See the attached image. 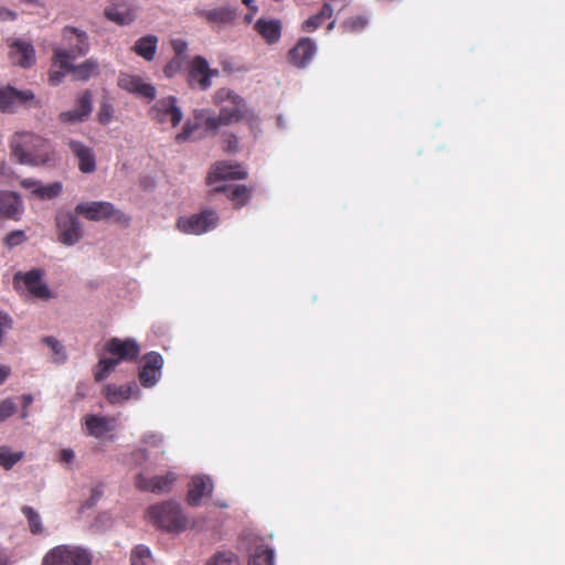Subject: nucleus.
Instances as JSON below:
<instances>
[{
  "instance_id": "nucleus-1",
  "label": "nucleus",
  "mask_w": 565,
  "mask_h": 565,
  "mask_svg": "<svg viewBox=\"0 0 565 565\" xmlns=\"http://www.w3.org/2000/svg\"><path fill=\"white\" fill-rule=\"evenodd\" d=\"M213 104L220 107L218 115H209L204 119L205 129L213 135H216L222 126L241 120H246L250 126L258 122V117L247 107L245 99L230 88H218L213 95Z\"/></svg>"
},
{
  "instance_id": "nucleus-2",
  "label": "nucleus",
  "mask_w": 565,
  "mask_h": 565,
  "mask_svg": "<svg viewBox=\"0 0 565 565\" xmlns=\"http://www.w3.org/2000/svg\"><path fill=\"white\" fill-rule=\"evenodd\" d=\"M10 147L12 154L23 164L44 166L55 159L51 143L29 131L15 132Z\"/></svg>"
},
{
  "instance_id": "nucleus-3",
  "label": "nucleus",
  "mask_w": 565,
  "mask_h": 565,
  "mask_svg": "<svg viewBox=\"0 0 565 565\" xmlns=\"http://www.w3.org/2000/svg\"><path fill=\"white\" fill-rule=\"evenodd\" d=\"M106 353L110 358H102L94 369V377L96 382H102L116 369L120 362L135 361L140 354V345L136 340L127 338H111L104 347Z\"/></svg>"
},
{
  "instance_id": "nucleus-4",
  "label": "nucleus",
  "mask_w": 565,
  "mask_h": 565,
  "mask_svg": "<svg viewBox=\"0 0 565 565\" xmlns=\"http://www.w3.org/2000/svg\"><path fill=\"white\" fill-rule=\"evenodd\" d=\"M147 515L154 525L168 532H180L188 523L181 507L170 501L150 507Z\"/></svg>"
},
{
  "instance_id": "nucleus-5",
  "label": "nucleus",
  "mask_w": 565,
  "mask_h": 565,
  "mask_svg": "<svg viewBox=\"0 0 565 565\" xmlns=\"http://www.w3.org/2000/svg\"><path fill=\"white\" fill-rule=\"evenodd\" d=\"M88 550L74 545H58L47 552L42 565H90Z\"/></svg>"
},
{
  "instance_id": "nucleus-6",
  "label": "nucleus",
  "mask_w": 565,
  "mask_h": 565,
  "mask_svg": "<svg viewBox=\"0 0 565 565\" xmlns=\"http://www.w3.org/2000/svg\"><path fill=\"white\" fill-rule=\"evenodd\" d=\"M53 66L70 70L72 78L78 82H87L99 74V63L95 58H87L83 63L74 65L60 46L53 49Z\"/></svg>"
},
{
  "instance_id": "nucleus-7",
  "label": "nucleus",
  "mask_w": 565,
  "mask_h": 565,
  "mask_svg": "<svg viewBox=\"0 0 565 565\" xmlns=\"http://www.w3.org/2000/svg\"><path fill=\"white\" fill-rule=\"evenodd\" d=\"M218 216L214 210L206 209L190 216H180L177 220V228L190 235H201L216 227Z\"/></svg>"
},
{
  "instance_id": "nucleus-8",
  "label": "nucleus",
  "mask_w": 565,
  "mask_h": 565,
  "mask_svg": "<svg viewBox=\"0 0 565 565\" xmlns=\"http://www.w3.org/2000/svg\"><path fill=\"white\" fill-rule=\"evenodd\" d=\"M151 120L158 124L170 122L171 127L180 125L183 118L182 109L178 106L174 96H167L158 99L149 109Z\"/></svg>"
},
{
  "instance_id": "nucleus-9",
  "label": "nucleus",
  "mask_w": 565,
  "mask_h": 565,
  "mask_svg": "<svg viewBox=\"0 0 565 565\" xmlns=\"http://www.w3.org/2000/svg\"><path fill=\"white\" fill-rule=\"evenodd\" d=\"M62 40L67 47H61L67 54L68 61L85 56L90 49L86 31L66 25L62 29Z\"/></svg>"
},
{
  "instance_id": "nucleus-10",
  "label": "nucleus",
  "mask_w": 565,
  "mask_h": 565,
  "mask_svg": "<svg viewBox=\"0 0 565 565\" xmlns=\"http://www.w3.org/2000/svg\"><path fill=\"white\" fill-rule=\"evenodd\" d=\"M57 238L64 245L72 246L83 236L82 224L71 212H60L55 217Z\"/></svg>"
},
{
  "instance_id": "nucleus-11",
  "label": "nucleus",
  "mask_w": 565,
  "mask_h": 565,
  "mask_svg": "<svg viewBox=\"0 0 565 565\" xmlns=\"http://www.w3.org/2000/svg\"><path fill=\"white\" fill-rule=\"evenodd\" d=\"M75 212L88 221L94 222L108 220L113 216H115L117 221H120L125 217L122 213L115 209L113 203L106 201L79 203L75 206Z\"/></svg>"
},
{
  "instance_id": "nucleus-12",
  "label": "nucleus",
  "mask_w": 565,
  "mask_h": 565,
  "mask_svg": "<svg viewBox=\"0 0 565 565\" xmlns=\"http://www.w3.org/2000/svg\"><path fill=\"white\" fill-rule=\"evenodd\" d=\"M216 75H218V71L210 68L204 57L195 56L190 63L188 83L191 87L206 90L212 85L211 78Z\"/></svg>"
},
{
  "instance_id": "nucleus-13",
  "label": "nucleus",
  "mask_w": 565,
  "mask_h": 565,
  "mask_svg": "<svg viewBox=\"0 0 565 565\" xmlns=\"http://www.w3.org/2000/svg\"><path fill=\"white\" fill-rule=\"evenodd\" d=\"M163 358L158 352H149L143 356V364L139 371V381L145 387H152L161 376Z\"/></svg>"
},
{
  "instance_id": "nucleus-14",
  "label": "nucleus",
  "mask_w": 565,
  "mask_h": 565,
  "mask_svg": "<svg viewBox=\"0 0 565 565\" xmlns=\"http://www.w3.org/2000/svg\"><path fill=\"white\" fill-rule=\"evenodd\" d=\"M316 43L310 38H301L288 52V62L298 68H305L313 58Z\"/></svg>"
},
{
  "instance_id": "nucleus-15",
  "label": "nucleus",
  "mask_w": 565,
  "mask_h": 565,
  "mask_svg": "<svg viewBox=\"0 0 565 565\" xmlns=\"http://www.w3.org/2000/svg\"><path fill=\"white\" fill-rule=\"evenodd\" d=\"M117 85L121 89L142 96L149 100L156 97V88L151 84H147L141 77L128 73H120L117 79Z\"/></svg>"
},
{
  "instance_id": "nucleus-16",
  "label": "nucleus",
  "mask_w": 565,
  "mask_h": 565,
  "mask_svg": "<svg viewBox=\"0 0 565 565\" xmlns=\"http://www.w3.org/2000/svg\"><path fill=\"white\" fill-rule=\"evenodd\" d=\"M247 178V172L239 163H230L220 161L213 166L207 174L206 182L209 184L215 183L221 180H244Z\"/></svg>"
},
{
  "instance_id": "nucleus-17",
  "label": "nucleus",
  "mask_w": 565,
  "mask_h": 565,
  "mask_svg": "<svg viewBox=\"0 0 565 565\" xmlns=\"http://www.w3.org/2000/svg\"><path fill=\"white\" fill-rule=\"evenodd\" d=\"M175 480L177 476L173 472H168L164 476H156L149 479L146 478L142 473H139L136 476L135 484L139 490L142 491L164 493L171 489Z\"/></svg>"
},
{
  "instance_id": "nucleus-18",
  "label": "nucleus",
  "mask_w": 565,
  "mask_h": 565,
  "mask_svg": "<svg viewBox=\"0 0 565 565\" xmlns=\"http://www.w3.org/2000/svg\"><path fill=\"white\" fill-rule=\"evenodd\" d=\"M42 270L32 269L25 274L18 273L14 276V282L22 280L28 291L40 299H49L51 291L49 287L42 281Z\"/></svg>"
},
{
  "instance_id": "nucleus-19",
  "label": "nucleus",
  "mask_w": 565,
  "mask_h": 565,
  "mask_svg": "<svg viewBox=\"0 0 565 565\" xmlns=\"http://www.w3.org/2000/svg\"><path fill=\"white\" fill-rule=\"evenodd\" d=\"M34 98L31 90H18L11 86L0 87V110L13 111L19 105H22Z\"/></svg>"
},
{
  "instance_id": "nucleus-20",
  "label": "nucleus",
  "mask_w": 565,
  "mask_h": 565,
  "mask_svg": "<svg viewBox=\"0 0 565 565\" xmlns=\"http://www.w3.org/2000/svg\"><path fill=\"white\" fill-rule=\"evenodd\" d=\"M93 95L90 90H85L76 100V108L60 114L58 118L62 122H79L87 119L92 113Z\"/></svg>"
},
{
  "instance_id": "nucleus-21",
  "label": "nucleus",
  "mask_w": 565,
  "mask_h": 565,
  "mask_svg": "<svg viewBox=\"0 0 565 565\" xmlns=\"http://www.w3.org/2000/svg\"><path fill=\"white\" fill-rule=\"evenodd\" d=\"M67 145L78 161L79 171L93 173L96 170V158L93 149L77 140H70Z\"/></svg>"
},
{
  "instance_id": "nucleus-22",
  "label": "nucleus",
  "mask_w": 565,
  "mask_h": 565,
  "mask_svg": "<svg viewBox=\"0 0 565 565\" xmlns=\"http://www.w3.org/2000/svg\"><path fill=\"white\" fill-rule=\"evenodd\" d=\"M213 491V482L207 476H194L191 480L186 501L192 507H198L203 497H210Z\"/></svg>"
},
{
  "instance_id": "nucleus-23",
  "label": "nucleus",
  "mask_w": 565,
  "mask_h": 565,
  "mask_svg": "<svg viewBox=\"0 0 565 565\" xmlns=\"http://www.w3.org/2000/svg\"><path fill=\"white\" fill-rule=\"evenodd\" d=\"M198 15L210 24L226 25L233 23L237 18V9L234 7H218L204 9Z\"/></svg>"
},
{
  "instance_id": "nucleus-24",
  "label": "nucleus",
  "mask_w": 565,
  "mask_h": 565,
  "mask_svg": "<svg viewBox=\"0 0 565 565\" xmlns=\"http://www.w3.org/2000/svg\"><path fill=\"white\" fill-rule=\"evenodd\" d=\"M22 212L23 203L17 193L0 191V216L18 221Z\"/></svg>"
},
{
  "instance_id": "nucleus-25",
  "label": "nucleus",
  "mask_w": 565,
  "mask_h": 565,
  "mask_svg": "<svg viewBox=\"0 0 565 565\" xmlns=\"http://www.w3.org/2000/svg\"><path fill=\"white\" fill-rule=\"evenodd\" d=\"M12 63L22 67H30L35 63V51L32 44L23 41H14L9 52Z\"/></svg>"
},
{
  "instance_id": "nucleus-26",
  "label": "nucleus",
  "mask_w": 565,
  "mask_h": 565,
  "mask_svg": "<svg viewBox=\"0 0 565 565\" xmlns=\"http://www.w3.org/2000/svg\"><path fill=\"white\" fill-rule=\"evenodd\" d=\"M254 29L268 44L277 43L281 35V24L278 20L258 19Z\"/></svg>"
},
{
  "instance_id": "nucleus-27",
  "label": "nucleus",
  "mask_w": 565,
  "mask_h": 565,
  "mask_svg": "<svg viewBox=\"0 0 565 565\" xmlns=\"http://www.w3.org/2000/svg\"><path fill=\"white\" fill-rule=\"evenodd\" d=\"M213 192H224L236 209L246 205L250 199V189L244 184L216 186Z\"/></svg>"
},
{
  "instance_id": "nucleus-28",
  "label": "nucleus",
  "mask_w": 565,
  "mask_h": 565,
  "mask_svg": "<svg viewBox=\"0 0 565 565\" xmlns=\"http://www.w3.org/2000/svg\"><path fill=\"white\" fill-rule=\"evenodd\" d=\"M21 185L25 189H29L40 199H54L62 192V183L53 182L47 185H42L38 181L31 179H24L21 181Z\"/></svg>"
},
{
  "instance_id": "nucleus-29",
  "label": "nucleus",
  "mask_w": 565,
  "mask_h": 565,
  "mask_svg": "<svg viewBox=\"0 0 565 565\" xmlns=\"http://www.w3.org/2000/svg\"><path fill=\"white\" fill-rule=\"evenodd\" d=\"M194 121L188 120L183 127L182 130L175 136V142L177 143H183L185 141L190 140H196L201 137H195V131L200 127V121L202 120L204 122V119L206 118V110L205 109H196L193 113Z\"/></svg>"
},
{
  "instance_id": "nucleus-30",
  "label": "nucleus",
  "mask_w": 565,
  "mask_h": 565,
  "mask_svg": "<svg viewBox=\"0 0 565 565\" xmlns=\"http://www.w3.org/2000/svg\"><path fill=\"white\" fill-rule=\"evenodd\" d=\"M159 39L156 35L148 34L138 39L134 46L132 51L140 57L145 58L148 62L153 61L157 47H158Z\"/></svg>"
},
{
  "instance_id": "nucleus-31",
  "label": "nucleus",
  "mask_w": 565,
  "mask_h": 565,
  "mask_svg": "<svg viewBox=\"0 0 565 565\" xmlns=\"http://www.w3.org/2000/svg\"><path fill=\"white\" fill-rule=\"evenodd\" d=\"M135 391L138 392L136 383L127 385L107 384L105 386V397L110 404H118L128 401Z\"/></svg>"
},
{
  "instance_id": "nucleus-32",
  "label": "nucleus",
  "mask_w": 565,
  "mask_h": 565,
  "mask_svg": "<svg viewBox=\"0 0 565 565\" xmlns=\"http://www.w3.org/2000/svg\"><path fill=\"white\" fill-rule=\"evenodd\" d=\"M104 13L109 21L118 25H129L136 19L135 11L124 6L108 7L105 9Z\"/></svg>"
},
{
  "instance_id": "nucleus-33",
  "label": "nucleus",
  "mask_w": 565,
  "mask_h": 565,
  "mask_svg": "<svg viewBox=\"0 0 565 565\" xmlns=\"http://www.w3.org/2000/svg\"><path fill=\"white\" fill-rule=\"evenodd\" d=\"M85 426L87 434L96 438L103 437L107 431L110 430L108 418L98 415H87L85 417Z\"/></svg>"
},
{
  "instance_id": "nucleus-34",
  "label": "nucleus",
  "mask_w": 565,
  "mask_h": 565,
  "mask_svg": "<svg viewBox=\"0 0 565 565\" xmlns=\"http://www.w3.org/2000/svg\"><path fill=\"white\" fill-rule=\"evenodd\" d=\"M205 565H242V563L236 553L231 550H222L212 554Z\"/></svg>"
},
{
  "instance_id": "nucleus-35",
  "label": "nucleus",
  "mask_w": 565,
  "mask_h": 565,
  "mask_svg": "<svg viewBox=\"0 0 565 565\" xmlns=\"http://www.w3.org/2000/svg\"><path fill=\"white\" fill-rule=\"evenodd\" d=\"M24 458V451H12L9 446H0V467L10 470Z\"/></svg>"
},
{
  "instance_id": "nucleus-36",
  "label": "nucleus",
  "mask_w": 565,
  "mask_h": 565,
  "mask_svg": "<svg viewBox=\"0 0 565 565\" xmlns=\"http://www.w3.org/2000/svg\"><path fill=\"white\" fill-rule=\"evenodd\" d=\"M21 511L28 520L30 532L35 535L41 534L43 525L40 514L29 505H23Z\"/></svg>"
},
{
  "instance_id": "nucleus-37",
  "label": "nucleus",
  "mask_w": 565,
  "mask_h": 565,
  "mask_svg": "<svg viewBox=\"0 0 565 565\" xmlns=\"http://www.w3.org/2000/svg\"><path fill=\"white\" fill-rule=\"evenodd\" d=\"M42 342L52 350L54 354L53 361L55 363L63 364L67 360L65 349L57 339H55L54 337H44L42 339Z\"/></svg>"
},
{
  "instance_id": "nucleus-38",
  "label": "nucleus",
  "mask_w": 565,
  "mask_h": 565,
  "mask_svg": "<svg viewBox=\"0 0 565 565\" xmlns=\"http://www.w3.org/2000/svg\"><path fill=\"white\" fill-rule=\"evenodd\" d=\"M152 563L151 552L145 545H137L130 554V565H150Z\"/></svg>"
},
{
  "instance_id": "nucleus-39",
  "label": "nucleus",
  "mask_w": 565,
  "mask_h": 565,
  "mask_svg": "<svg viewBox=\"0 0 565 565\" xmlns=\"http://www.w3.org/2000/svg\"><path fill=\"white\" fill-rule=\"evenodd\" d=\"M248 565H274V551L270 548H257L250 556Z\"/></svg>"
},
{
  "instance_id": "nucleus-40",
  "label": "nucleus",
  "mask_w": 565,
  "mask_h": 565,
  "mask_svg": "<svg viewBox=\"0 0 565 565\" xmlns=\"http://www.w3.org/2000/svg\"><path fill=\"white\" fill-rule=\"evenodd\" d=\"M26 241V235L21 230H15L6 235L3 238V243L7 247L13 248L15 246L21 245Z\"/></svg>"
},
{
  "instance_id": "nucleus-41",
  "label": "nucleus",
  "mask_w": 565,
  "mask_h": 565,
  "mask_svg": "<svg viewBox=\"0 0 565 565\" xmlns=\"http://www.w3.org/2000/svg\"><path fill=\"white\" fill-rule=\"evenodd\" d=\"M222 148L225 152L234 153L238 150V139L232 132L222 135Z\"/></svg>"
},
{
  "instance_id": "nucleus-42",
  "label": "nucleus",
  "mask_w": 565,
  "mask_h": 565,
  "mask_svg": "<svg viewBox=\"0 0 565 565\" xmlns=\"http://www.w3.org/2000/svg\"><path fill=\"white\" fill-rule=\"evenodd\" d=\"M182 64H183V57H179V56L173 57L163 67V74L168 78L175 76L181 71Z\"/></svg>"
},
{
  "instance_id": "nucleus-43",
  "label": "nucleus",
  "mask_w": 565,
  "mask_h": 565,
  "mask_svg": "<svg viewBox=\"0 0 565 565\" xmlns=\"http://www.w3.org/2000/svg\"><path fill=\"white\" fill-rule=\"evenodd\" d=\"M17 412V406L11 398H6L0 403V423L7 420Z\"/></svg>"
},
{
  "instance_id": "nucleus-44",
  "label": "nucleus",
  "mask_w": 565,
  "mask_h": 565,
  "mask_svg": "<svg viewBox=\"0 0 565 565\" xmlns=\"http://www.w3.org/2000/svg\"><path fill=\"white\" fill-rule=\"evenodd\" d=\"M66 74H70V70L53 66L49 72V82L51 85H58Z\"/></svg>"
},
{
  "instance_id": "nucleus-45",
  "label": "nucleus",
  "mask_w": 565,
  "mask_h": 565,
  "mask_svg": "<svg viewBox=\"0 0 565 565\" xmlns=\"http://www.w3.org/2000/svg\"><path fill=\"white\" fill-rule=\"evenodd\" d=\"M114 109L113 106L108 103H104L100 106L99 113H98V120L103 125H107L111 118H113Z\"/></svg>"
},
{
  "instance_id": "nucleus-46",
  "label": "nucleus",
  "mask_w": 565,
  "mask_h": 565,
  "mask_svg": "<svg viewBox=\"0 0 565 565\" xmlns=\"http://www.w3.org/2000/svg\"><path fill=\"white\" fill-rule=\"evenodd\" d=\"M324 21L318 14H315V15L308 18L307 20H305L301 28H302V31H305V32H313Z\"/></svg>"
},
{
  "instance_id": "nucleus-47",
  "label": "nucleus",
  "mask_w": 565,
  "mask_h": 565,
  "mask_svg": "<svg viewBox=\"0 0 565 565\" xmlns=\"http://www.w3.org/2000/svg\"><path fill=\"white\" fill-rule=\"evenodd\" d=\"M11 328H12L11 317L6 312L0 311V344L3 341L4 333L7 331H9Z\"/></svg>"
},
{
  "instance_id": "nucleus-48",
  "label": "nucleus",
  "mask_w": 565,
  "mask_h": 565,
  "mask_svg": "<svg viewBox=\"0 0 565 565\" xmlns=\"http://www.w3.org/2000/svg\"><path fill=\"white\" fill-rule=\"evenodd\" d=\"M142 443L148 447L161 448L163 445V439L158 434H147L142 437Z\"/></svg>"
},
{
  "instance_id": "nucleus-49",
  "label": "nucleus",
  "mask_w": 565,
  "mask_h": 565,
  "mask_svg": "<svg viewBox=\"0 0 565 565\" xmlns=\"http://www.w3.org/2000/svg\"><path fill=\"white\" fill-rule=\"evenodd\" d=\"M366 24V20L361 17L352 18L345 21L344 26L350 31L362 30Z\"/></svg>"
},
{
  "instance_id": "nucleus-50",
  "label": "nucleus",
  "mask_w": 565,
  "mask_h": 565,
  "mask_svg": "<svg viewBox=\"0 0 565 565\" xmlns=\"http://www.w3.org/2000/svg\"><path fill=\"white\" fill-rule=\"evenodd\" d=\"M242 3L248 8V13L244 17V21L249 24L253 22L254 17L258 11V7L255 4V0H242Z\"/></svg>"
},
{
  "instance_id": "nucleus-51",
  "label": "nucleus",
  "mask_w": 565,
  "mask_h": 565,
  "mask_svg": "<svg viewBox=\"0 0 565 565\" xmlns=\"http://www.w3.org/2000/svg\"><path fill=\"white\" fill-rule=\"evenodd\" d=\"M103 497V490L99 487H95L92 489V493L89 499L85 502V508L94 507Z\"/></svg>"
},
{
  "instance_id": "nucleus-52",
  "label": "nucleus",
  "mask_w": 565,
  "mask_h": 565,
  "mask_svg": "<svg viewBox=\"0 0 565 565\" xmlns=\"http://www.w3.org/2000/svg\"><path fill=\"white\" fill-rule=\"evenodd\" d=\"M171 46L175 53V56L182 57L188 49V44L184 40L175 39L171 41Z\"/></svg>"
},
{
  "instance_id": "nucleus-53",
  "label": "nucleus",
  "mask_w": 565,
  "mask_h": 565,
  "mask_svg": "<svg viewBox=\"0 0 565 565\" xmlns=\"http://www.w3.org/2000/svg\"><path fill=\"white\" fill-rule=\"evenodd\" d=\"M75 454L71 448H64L60 451V461L70 465L73 462Z\"/></svg>"
},
{
  "instance_id": "nucleus-54",
  "label": "nucleus",
  "mask_w": 565,
  "mask_h": 565,
  "mask_svg": "<svg viewBox=\"0 0 565 565\" xmlns=\"http://www.w3.org/2000/svg\"><path fill=\"white\" fill-rule=\"evenodd\" d=\"M332 13H333V9L331 7V4L329 3H324L322 6V8L320 9V11L317 13L323 21H326L327 19L331 18L332 17Z\"/></svg>"
},
{
  "instance_id": "nucleus-55",
  "label": "nucleus",
  "mask_w": 565,
  "mask_h": 565,
  "mask_svg": "<svg viewBox=\"0 0 565 565\" xmlns=\"http://www.w3.org/2000/svg\"><path fill=\"white\" fill-rule=\"evenodd\" d=\"M15 19H17V13L14 11L9 10L3 7H0V20L1 21L15 20Z\"/></svg>"
},
{
  "instance_id": "nucleus-56",
  "label": "nucleus",
  "mask_w": 565,
  "mask_h": 565,
  "mask_svg": "<svg viewBox=\"0 0 565 565\" xmlns=\"http://www.w3.org/2000/svg\"><path fill=\"white\" fill-rule=\"evenodd\" d=\"M33 402V397L32 395L30 394H24L22 396V404H23V411L21 413V418H26L28 417V411L26 408L32 404Z\"/></svg>"
},
{
  "instance_id": "nucleus-57",
  "label": "nucleus",
  "mask_w": 565,
  "mask_h": 565,
  "mask_svg": "<svg viewBox=\"0 0 565 565\" xmlns=\"http://www.w3.org/2000/svg\"><path fill=\"white\" fill-rule=\"evenodd\" d=\"M132 456L138 457V461H145L148 459V448L139 449L138 451H135Z\"/></svg>"
},
{
  "instance_id": "nucleus-58",
  "label": "nucleus",
  "mask_w": 565,
  "mask_h": 565,
  "mask_svg": "<svg viewBox=\"0 0 565 565\" xmlns=\"http://www.w3.org/2000/svg\"><path fill=\"white\" fill-rule=\"evenodd\" d=\"M10 374V367L0 364V384L3 383Z\"/></svg>"
},
{
  "instance_id": "nucleus-59",
  "label": "nucleus",
  "mask_w": 565,
  "mask_h": 565,
  "mask_svg": "<svg viewBox=\"0 0 565 565\" xmlns=\"http://www.w3.org/2000/svg\"><path fill=\"white\" fill-rule=\"evenodd\" d=\"M7 561V555L0 551V565H6Z\"/></svg>"
},
{
  "instance_id": "nucleus-60",
  "label": "nucleus",
  "mask_w": 565,
  "mask_h": 565,
  "mask_svg": "<svg viewBox=\"0 0 565 565\" xmlns=\"http://www.w3.org/2000/svg\"><path fill=\"white\" fill-rule=\"evenodd\" d=\"M333 25H334V22L332 21V22L329 24L328 29H329V30L333 29Z\"/></svg>"
}]
</instances>
